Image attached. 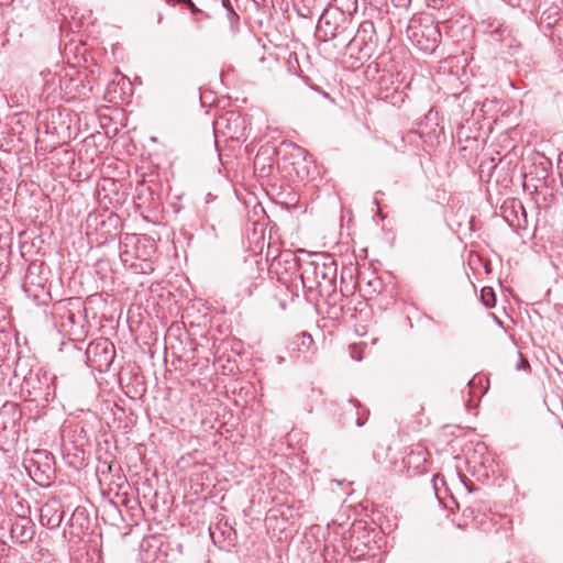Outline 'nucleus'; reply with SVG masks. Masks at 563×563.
Masks as SVG:
<instances>
[{
	"label": "nucleus",
	"mask_w": 563,
	"mask_h": 563,
	"mask_svg": "<svg viewBox=\"0 0 563 563\" xmlns=\"http://www.w3.org/2000/svg\"><path fill=\"white\" fill-rule=\"evenodd\" d=\"M302 287L311 297L330 298L336 288V263L328 254H316L309 262L300 266Z\"/></svg>",
	"instance_id": "f257e3e1"
},
{
	"label": "nucleus",
	"mask_w": 563,
	"mask_h": 563,
	"mask_svg": "<svg viewBox=\"0 0 563 563\" xmlns=\"http://www.w3.org/2000/svg\"><path fill=\"white\" fill-rule=\"evenodd\" d=\"M376 42L377 36L374 23L369 20H365L360 23L353 37H351L349 33L343 36L341 46L345 47L350 57L364 59L373 55L376 48Z\"/></svg>",
	"instance_id": "f03ea898"
},
{
	"label": "nucleus",
	"mask_w": 563,
	"mask_h": 563,
	"mask_svg": "<svg viewBox=\"0 0 563 563\" xmlns=\"http://www.w3.org/2000/svg\"><path fill=\"white\" fill-rule=\"evenodd\" d=\"M155 252V241L150 236L125 233L120 239V258L124 266L153 257Z\"/></svg>",
	"instance_id": "7ed1b4c3"
},
{
	"label": "nucleus",
	"mask_w": 563,
	"mask_h": 563,
	"mask_svg": "<svg viewBox=\"0 0 563 563\" xmlns=\"http://www.w3.org/2000/svg\"><path fill=\"white\" fill-rule=\"evenodd\" d=\"M353 30L352 21L338 9L325 10L317 24V32L323 41L336 40L340 46L343 36L352 34Z\"/></svg>",
	"instance_id": "20e7f679"
},
{
	"label": "nucleus",
	"mask_w": 563,
	"mask_h": 563,
	"mask_svg": "<svg viewBox=\"0 0 563 563\" xmlns=\"http://www.w3.org/2000/svg\"><path fill=\"white\" fill-rule=\"evenodd\" d=\"M407 35L424 53L434 52L441 40V31L429 19L420 20L419 22L412 21L407 29Z\"/></svg>",
	"instance_id": "39448f33"
},
{
	"label": "nucleus",
	"mask_w": 563,
	"mask_h": 563,
	"mask_svg": "<svg viewBox=\"0 0 563 563\" xmlns=\"http://www.w3.org/2000/svg\"><path fill=\"white\" fill-rule=\"evenodd\" d=\"M247 119L236 111H227L213 122L216 137L222 135L229 140H241L245 136Z\"/></svg>",
	"instance_id": "423d86ee"
},
{
	"label": "nucleus",
	"mask_w": 563,
	"mask_h": 563,
	"mask_svg": "<svg viewBox=\"0 0 563 563\" xmlns=\"http://www.w3.org/2000/svg\"><path fill=\"white\" fill-rule=\"evenodd\" d=\"M86 355L92 367L99 371L107 369L112 364L115 356L114 345L107 339H100L88 345Z\"/></svg>",
	"instance_id": "0eeeda50"
},
{
	"label": "nucleus",
	"mask_w": 563,
	"mask_h": 563,
	"mask_svg": "<svg viewBox=\"0 0 563 563\" xmlns=\"http://www.w3.org/2000/svg\"><path fill=\"white\" fill-rule=\"evenodd\" d=\"M45 383L42 382L38 373H33L30 371V373L24 377L22 388L27 391L30 396H33L36 398H43L44 400L48 401V398L51 396V386L48 384V378L46 375H44Z\"/></svg>",
	"instance_id": "6e6552de"
},
{
	"label": "nucleus",
	"mask_w": 563,
	"mask_h": 563,
	"mask_svg": "<svg viewBox=\"0 0 563 563\" xmlns=\"http://www.w3.org/2000/svg\"><path fill=\"white\" fill-rule=\"evenodd\" d=\"M64 518L63 506L59 500L51 499L41 508L40 521L48 529H56Z\"/></svg>",
	"instance_id": "1a4fd4ad"
},
{
	"label": "nucleus",
	"mask_w": 563,
	"mask_h": 563,
	"mask_svg": "<svg viewBox=\"0 0 563 563\" xmlns=\"http://www.w3.org/2000/svg\"><path fill=\"white\" fill-rule=\"evenodd\" d=\"M34 533V523L27 517L16 518L11 526V536L20 543L31 541Z\"/></svg>",
	"instance_id": "9d476101"
},
{
	"label": "nucleus",
	"mask_w": 563,
	"mask_h": 563,
	"mask_svg": "<svg viewBox=\"0 0 563 563\" xmlns=\"http://www.w3.org/2000/svg\"><path fill=\"white\" fill-rule=\"evenodd\" d=\"M426 462H427V451L421 446L411 449L402 459V463L408 468H412L415 472H421Z\"/></svg>",
	"instance_id": "9b49d317"
},
{
	"label": "nucleus",
	"mask_w": 563,
	"mask_h": 563,
	"mask_svg": "<svg viewBox=\"0 0 563 563\" xmlns=\"http://www.w3.org/2000/svg\"><path fill=\"white\" fill-rule=\"evenodd\" d=\"M126 267L140 274H151L152 272H154V263L152 261V257L135 261L132 264L128 265Z\"/></svg>",
	"instance_id": "f8f14e48"
},
{
	"label": "nucleus",
	"mask_w": 563,
	"mask_h": 563,
	"mask_svg": "<svg viewBox=\"0 0 563 563\" xmlns=\"http://www.w3.org/2000/svg\"><path fill=\"white\" fill-rule=\"evenodd\" d=\"M463 519L456 523L459 528L467 527L471 522L477 519L475 506H468L463 509Z\"/></svg>",
	"instance_id": "ddd939ff"
},
{
	"label": "nucleus",
	"mask_w": 563,
	"mask_h": 563,
	"mask_svg": "<svg viewBox=\"0 0 563 563\" xmlns=\"http://www.w3.org/2000/svg\"><path fill=\"white\" fill-rule=\"evenodd\" d=\"M482 301L487 308H493L496 305V296L492 288L482 289Z\"/></svg>",
	"instance_id": "4468645a"
},
{
	"label": "nucleus",
	"mask_w": 563,
	"mask_h": 563,
	"mask_svg": "<svg viewBox=\"0 0 563 563\" xmlns=\"http://www.w3.org/2000/svg\"><path fill=\"white\" fill-rule=\"evenodd\" d=\"M63 318H64V322H63L64 327H66V325L73 327L74 324L77 323L78 316L76 313H74L73 311H68L66 313V316H64Z\"/></svg>",
	"instance_id": "2eb2a0df"
},
{
	"label": "nucleus",
	"mask_w": 563,
	"mask_h": 563,
	"mask_svg": "<svg viewBox=\"0 0 563 563\" xmlns=\"http://www.w3.org/2000/svg\"><path fill=\"white\" fill-rule=\"evenodd\" d=\"M518 357H519V363L516 365V369L517 371H521V369H526L529 367V362L527 361V358H525V356L522 355V353L518 352Z\"/></svg>",
	"instance_id": "dca6fc26"
},
{
	"label": "nucleus",
	"mask_w": 563,
	"mask_h": 563,
	"mask_svg": "<svg viewBox=\"0 0 563 563\" xmlns=\"http://www.w3.org/2000/svg\"><path fill=\"white\" fill-rule=\"evenodd\" d=\"M507 30L506 29H503V27H496L494 29L492 32H490V36L495 40V41H503V35L504 33L506 32Z\"/></svg>",
	"instance_id": "f3484780"
},
{
	"label": "nucleus",
	"mask_w": 563,
	"mask_h": 563,
	"mask_svg": "<svg viewBox=\"0 0 563 563\" xmlns=\"http://www.w3.org/2000/svg\"><path fill=\"white\" fill-rule=\"evenodd\" d=\"M228 16L231 23H234L239 20V15L233 11V9H229Z\"/></svg>",
	"instance_id": "a211bd4d"
},
{
	"label": "nucleus",
	"mask_w": 563,
	"mask_h": 563,
	"mask_svg": "<svg viewBox=\"0 0 563 563\" xmlns=\"http://www.w3.org/2000/svg\"><path fill=\"white\" fill-rule=\"evenodd\" d=\"M409 2H410V0H398L396 5L397 7H406Z\"/></svg>",
	"instance_id": "6ab92c4d"
},
{
	"label": "nucleus",
	"mask_w": 563,
	"mask_h": 563,
	"mask_svg": "<svg viewBox=\"0 0 563 563\" xmlns=\"http://www.w3.org/2000/svg\"><path fill=\"white\" fill-rule=\"evenodd\" d=\"M365 420H366V418H365V419H362L361 417H357V418L355 419V423H356L358 427H362V426L365 423Z\"/></svg>",
	"instance_id": "aec40b11"
},
{
	"label": "nucleus",
	"mask_w": 563,
	"mask_h": 563,
	"mask_svg": "<svg viewBox=\"0 0 563 563\" xmlns=\"http://www.w3.org/2000/svg\"><path fill=\"white\" fill-rule=\"evenodd\" d=\"M188 5L194 13L198 12L199 10L195 7L191 0H188Z\"/></svg>",
	"instance_id": "412c9836"
},
{
	"label": "nucleus",
	"mask_w": 563,
	"mask_h": 563,
	"mask_svg": "<svg viewBox=\"0 0 563 563\" xmlns=\"http://www.w3.org/2000/svg\"><path fill=\"white\" fill-rule=\"evenodd\" d=\"M222 4L223 7L229 11V9H232L231 8V4H230V0H222Z\"/></svg>",
	"instance_id": "4be33fe9"
},
{
	"label": "nucleus",
	"mask_w": 563,
	"mask_h": 563,
	"mask_svg": "<svg viewBox=\"0 0 563 563\" xmlns=\"http://www.w3.org/2000/svg\"><path fill=\"white\" fill-rule=\"evenodd\" d=\"M349 404L352 405L355 409H357L361 404L357 400H349Z\"/></svg>",
	"instance_id": "5701e85b"
},
{
	"label": "nucleus",
	"mask_w": 563,
	"mask_h": 563,
	"mask_svg": "<svg viewBox=\"0 0 563 563\" xmlns=\"http://www.w3.org/2000/svg\"><path fill=\"white\" fill-rule=\"evenodd\" d=\"M79 515V509H76L73 514V518L77 517Z\"/></svg>",
	"instance_id": "b1692460"
},
{
	"label": "nucleus",
	"mask_w": 563,
	"mask_h": 563,
	"mask_svg": "<svg viewBox=\"0 0 563 563\" xmlns=\"http://www.w3.org/2000/svg\"><path fill=\"white\" fill-rule=\"evenodd\" d=\"M2 416H3V412H2V411H0V419L2 418Z\"/></svg>",
	"instance_id": "393cba45"
}]
</instances>
